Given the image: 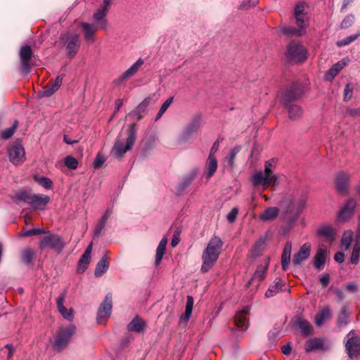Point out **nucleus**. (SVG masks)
Returning <instances> with one entry per match:
<instances>
[{"instance_id":"nucleus-1","label":"nucleus","mask_w":360,"mask_h":360,"mask_svg":"<svg viewBox=\"0 0 360 360\" xmlns=\"http://www.w3.org/2000/svg\"><path fill=\"white\" fill-rule=\"evenodd\" d=\"M222 246L223 242L218 236H214L210 239L202 255L201 272L207 273L214 266Z\"/></svg>"},{"instance_id":"nucleus-2","label":"nucleus","mask_w":360,"mask_h":360,"mask_svg":"<svg viewBox=\"0 0 360 360\" xmlns=\"http://www.w3.org/2000/svg\"><path fill=\"white\" fill-rule=\"evenodd\" d=\"M304 94L301 83L293 82L285 86L281 91L280 101L284 108H287L292 102L298 101Z\"/></svg>"},{"instance_id":"nucleus-3","label":"nucleus","mask_w":360,"mask_h":360,"mask_svg":"<svg viewBox=\"0 0 360 360\" xmlns=\"http://www.w3.org/2000/svg\"><path fill=\"white\" fill-rule=\"evenodd\" d=\"M137 135V128L135 123H131L127 130L126 144L119 140H117L113 146V151L117 158H122L124 154L132 148L134 146Z\"/></svg>"},{"instance_id":"nucleus-4","label":"nucleus","mask_w":360,"mask_h":360,"mask_svg":"<svg viewBox=\"0 0 360 360\" xmlns=\"http://www.w3.org/2000/svg\"><path fill=\"white\" fill-rule=\"evenodd\" d=\"M46 235L40 238L39 248L41 250L50 249L60 254L65 246L63 238L50 231H46Z\"/></svg>"},{"instance_id":"nucleus-5","label":"nucleus","mask_w":360,"mask_h":360,"mask_svg":"<svg viewBox=\"0 0 360 360\" xmlns=\"http://www.w3.org/2000/svg\"><path fill=\"white\" fill-rule=\"evenodd\" d=\"M285 56L289 63H302L307 58V50L302 44L292 41L287 46Z\"/></svg>"},{"instance_id":"nucleus-6","label":"nucleus","mask_w":360,"mask_h":360,"mask_svg":"<svg viewBox=\"0 0 360 360\" xmlns=\"http://www.w3.org/2000/svg\"><path fill=\"white\" fill-rule=\"evenodd\" d=\"M75 332L76 327L74 325H70L65 328H60L55 338L53 344L54 349L58 352H62L68 347Z\"/></svg>"},{"instance_id":"nucleus-7","label":"nucleus","mask_w":360,"mask_h":360,"mask_svg":"<svg viewBox=\"0 0 360 360\" xmlns=\"http://www.w3.org/2000/svg\"><path fill=\"white\" fill-rule=\"evenodd\" d=\"M60 41L65 46L67 56L73 58L77 55L80 46L79 34L71 32L61 34Z\"/></svg>"},{"instance_id":"nucleus-8","label":"nucleus","mask_w":360,"mask_h":360,"mask_svg":"<svg viewBox=\"0 0 360 360\" xmlns=\"http://www.w3.org/2000/svg\"><path fill=\"white\" fill-rule=\"evenodd\" d=\"M20 57V70L24 75H27L31 72L32 63L31 62L33 57V51L30 45L22 46L19 51Z\"/></svg>"},{"instance_id":"nucleus-9","label":"nucleus","mask_w":360,"mask_h":360,"mask_svg":"<svg viewBox=\"0 0 360 360\" xmlns=\"http://www.w3.org/2000/svg\"><path fill=\"white\" fill-rule=\"evenodd\" d=\"M112 308V295L108 293L104 300L101 303L97 312V322L101 324L110 316Z\"/></svg>"},{"instance_id":"nucleus-10","label":"nucleus","mask_w":360,"mask_h":360,"mask_svg":"<svg viewBox=\"0 0 360 360\" xmlns=\"http://www.w3.org/2000/svg\"><path fill=\"white\" fill-rule=\"evenodd\" d=\"M348 339L345 348L350 358L357 357L360 355V338L355 335L354 330L347 335Z\"/></svg>"},{"instance_id":"nucleus-11","label":"nucleus","mask_w":360,"mask_h":360,"mask_svg":"<svg viewBox=\"0 0 360 360\" xmlns=\"http://www.w3.org/2000/svg\"><path fill=\"white\" fill-rule=\"evenodd\" d=\"M281 207L284 210L285 216L290 221H295L294 219L296 212V203L292 194H286L280 202Z\"/></svg>"},{"instance_id":"nucleus-12","label":"nucleus","mask_w":360,"mask_h":360,"mask_svg":"<svg viewBox=\"0 0 360 360\" xmlns=\"http://www.w3.org/2000/svg\"><path fill=\"white\" fill-rule=\"evenodd\" d=\"M10 161L14 165H20L25 160V148L22 144L15 141L8 149Z\"/></svg>"},{"instance_id":"nucleus-13","label":"nucleus","mask_w":360,"mask_h":360,"mask_svg":"<svg viewBox=\"0 0 360 360\" xmlns=\"http://www.w3.org/2000/svg\"><path fill=\"white\" fill-rule=\"evenodd\" d=\"M311 245L309 243L303 244L299 251L296 252L292 257V264L294 266L300 264L302 262L308 259L310 256Z\"/></svg>"},{"instance_id":"nucleus-14","label":"nucleus","mask_w":360,"mask_h":360,"mask_svg":"<svg viewBox=\"0 0 360 360\" xmlns=\"http://www.w3.org/2000/svg\"><path fill=\"white\" fill-rule=\"evenodd\" d=\"M356 206V202L354 198L347 200L339 212V219L345 221H348L352 217Z\"/></svg>"},{"instance_id":"nucleus-15","label":"nucleus","mask_w":360,"mask_h":360,"mask_svg":"<svg viewBox=\"0 0 360 360\" xmlns=\"http://www.w3.org/2000/svg\"><path fill=\"white\" fill-rule=\"evenodd\" d=\"M67 296V290L65 289L58 296V297L56 300V305L58 311L60 314L63 316L64 319L68 321H72L73 319V313L72 309H70L69 311L68 309L64 307V301Z\"/></svg>"},{"instance_id":"nucleus-16","label":"nucleus","mask_w":360,"mask_h":360,"mask_svg":"<svg viewBox=\"0 0 360 360\" xmlns=\"http://www.w3.org/2000/svg\"><path fill=\"white\" fill-rule=\"evenodd\" d=\"M201 116L195 115L191 122L186 126L182 134L184 140L188 139L191 135L196 133L200 127Z\"/></svg>"},{"instance_id":"nucleus-17","label":"nucleus","mask_w":360,"mask_h":360,"mask_svg":"<svg viewBox=\"0 0 360 360\" xmlns=\"http://www.w3.org/2000/svg\"><path fill=\"white\" fill-rule=\"evenodd\" d=\"M49 202V196L43 194L33 193L30 205L34 210H44Z\"/></svg>"},{"instance_id":"nucleus-18","label":"nucleus","mask_w":360,"mask_h":360,"mask_svg":"<svg viewBox=\"0 0 360 360\" xmlns=\"http://www.w3.org/2000/svg\"><path fill=\"white\" fill-rule=\"evenodd\" d=\"M250 310V306H245L241 311L236 312L234 318L235 325L238 328L242 330H246L248 324L246 323L248 321L247 315L249 314Z\"/></svg>"},{"instance_id":"nucleus-19","label":"nucleus","mask_w":360,"mask_h":360,"mask_svg":"<svg viewBox=\"0 0 360 360\" xmlns=\"http://www.w3.org/2000/svg\"><path fill=\"white\" fill-rule=\"evenodd\" d=\"M349 176L345 172L338 174L335 178V188L342 194H346L348 191Z\"/></svg>"},{"instance_id":"nucleus-20","label":"nucleus","mask_w":360,"mask_h":360,"mask_svg":"<svg viewBox=\"0 0 360 360\" xmlns=\"http://www.w3.org/2000/svg\"><path fill=\"white\" fill-rule=\"evenodd\" d=\"M293 324L300 328L301 334L304 337L310 335L314 330L312 325L307 320L301 317H296L293 321Z\"/></svg>"},{"instance_id":"nucleus-21","label":"nucleus","mask_w":360,"mask_h":360,"mask_svg":"<svg viewBox=\"0 0 360 360\" xmlns=\"http://www.w3.org/2000/svg\"><path fill=\"white\" fill-rule=\"evenodd\" d=\"M146 327V321L139 316H136L127 325V328L129 332H136L137 333H141L145 330Z\"/></svg>"},{"instance_id":"nucleus-22","label":"nucleus","mask_w":360,"mask_h":360,"mask_svg":"<svg viewBox=\"0 0 360 360\" xmlns=\"http://www.w3.org/2000/svg\"><path fill=\"white\" fill-rule=\"evenodd\" d=\"M269 259H268L266 261L264 265L260 264L257 266L256 271H255V273L253 274V276L246 283V285H245L246 288H248L252 284V283L253 282V281L255 279H257L259 281H262L264 279L265 276H266V272L269 267Z\"/></svg>"},{"instance_id":"nucleus-23","label":"nucleus","mask_w":360,"mask_h":360,"mask_svg":"<svg viewBox=\"0 0 360 360\" xmlns=\"http://www.w3.org/2000/svg\"><path fill=\"white\" fill-rule=\"evenodd\" d=\"M33 193H32L31 189L22 188L15 193L13 199L14 202H24L28 205L30 204L32 200V195Z\"/></svg>"},{"instance_id":"nucleus-24","label":"nucleus","mask_w":360,"mask_h":360,"mask_svg":"<svg viewBox=\"0 0 360 360\" xmlns=\"http://www.w3.org/2000/svg\"><path fill=\"white\" fill-rule=\"evenodd\" d=\"M107 13L98 9L94 14L93 18L95 21V25L99 29L106 30L108 25V21L106 18Z\"/></svg>"},{"instance_id":"nucleus-25","label":"nucleus","mask_w":360,"mask_h":360,"mask_svg":"<svg viewBox=\"0 0 360 360\" xmlns=\"http://www.w3.org/2000/svg\"><path fill=\"white\" fill-rule=\"evenodd\" d=\"M269 176H267V174L265 172H256L252 177L251 181L254 186H259L262 185L264 188H268L269 186Z\"/></svg>"},{"instance_id":"nucleus-26","label":"nucleus","mask_w":360,"mask_h":360,"mask_svg":"<svg viewBox=\"0 0 360 360\" xmlns=\"http://www.w3.org/2000/svg\"><path fill=\"white\" fill-rule=\"evenodd\" d=\"M314 266L318 270L323 269L326 261V250L323 248L317 249L313 258Z\"/></svg>"},{"instance_id":"nucleus-27","label":"nucleus","mask_w":360,"mask_h":360,"mask_svg":"<svg viewBox=\"0 0 360 360\" xmlns=\"http://www.w3.org/2000/svg\"><path fill=\"white\" fill-rule=\"evenodd\" d=\"M63 82V77L58 75L55 80L51 83V86H46L43 88L41 96L49 97L52 96L60 86Z\"/></svg>"},{"instance_id":"nucleus-28","label":"nucleus","mask_w":360,"mask_h":360,"mask_svg":"<svg viewBox=\"0 0 360 360\" xmlns=\"http://www.w3.org/2000/svg\"><path fill=\"white\" fill-rule=\"evenodd\" d=\"M317 235L325 238L328 241L332 242L335 238L336 231L330 226H325L317 230Z\"/></svg>"},{"instance_id":"nucleus-29","label":"nucleus","mask_w":360,"mask_h":360,"mask_svg":"<svg viewBox=\"0 0 360 360\" xmlns=\"http://www.w3.org/2000/svg\"><path fill=\"white\" fill-rule=\"evenodd\" d=\"M292 244L288 241L283 248L281 255V266L283 271H286L290 262Z\"/></svg>"},{"instance_id":"nucleus-30","label":"nucleus","mask_w":360,"mask_h":360,"mask_svg":"<svg viewBox=\"0 0 360 360\" xmlns=\"http://www.w3.org/2000/svg\"><path fill=\"white\" fill-rule=\"evenodd\" d=\"M332 316V313L328 307L320 309L315 316V323L316 326H321L323 322Z\"/></svg>"},{"instance_id":"nucleus-31","label":"nucleus","mask_w":360,"mask_h":360,"mask_svg":"<svg viewBox=\"0 0 360 360\" xmlns=\"http://www.w3.org/2000/svg\"><path fill=\"white\" fill-rule=\"evenodd\" d=\"M80 26L84 32V37L85 40H91L96 31L99 29L94 24H90L85 22H80Z\"/></svg>"},{"instance_id":"nucleus-32","label":"nucleus","mask_w":360,"mask_h":360,"mask_svg":"<svg viewBox=\"0 0 360 360\" xmlns=\"http://www.w3.org/2000/svg\"><path fill=\"white\" fill-rule=\"evenodd\" d=\"M279 213L278 208L276 207H269L263 212L260 213L259 219L263 221H269L276 219Z\"/></svg>"},{"instance_id":"nucleus-33","label":"nucleus","mask_w":360,"mask_h":360,"mask_svg":"<svg viewBox=\"0 0 360 360\" xmlns=\"http://www.w3.org/2000/svg\"><path fill=\"white\" fill-rule=\"evenodd\" d=\"M167 244V238L165 237L162 238V240L159 243L158 246L156 249L155 260V266H158L161 263L163 256L165 254Z\"/></svg>"},{"instance_id":"nucleus-34","label":"nucleus","mask_w":360,"mask_h":360,"mask_svg":"<svg viewBox=\"0 0 360 360\" xmlns=\"http://www.w3.org/2000/svg\"><path fill=\"white\" fill-rule=\"evenodd\" d=\"M345 63L339 61L334 64L325 74V79L332 81L340 71L345 67Z\"/></svg>"},{"instance_id":"nucleus-35","label":"nucleus","mask_w":360,"mask_h":360,"mask_svg":"<svg viewBox=\"0 0 360 360\" xmlns=\"http://www.w3.org/2000/svg\"><path fill=\"white\" fill-rule=\"evenodd\" d=\"M195 178V174L194 173L186 176L184 178L182 182H181L176 188V195H181L184 192L186 188H187L189 186V185L191 184V182L194 180Z\"/></svg>"},{"instance_id":"nucleus-36","label":"nucleus","mask_w":360,"mask_h":360,"mask_svg":"<svg viewBox=\"0 0 360 360\" xmlns=\"http://www.w3.org/2000/svg\"><path fill=\"white\" fill-rule=\"evenodd\" d=\"M108 257L106 256H103L96 264L94 271L95 276H101L108 269Z\"/></svg>"},{"instance_id":"nucleus-37","label":"nucleus","mask_w":360,"mask_h":360,"mask_svg":"<svg viewBox=\"0 0 360 360\" xmlns=\"http://www.w3.org/2000/svg\"><path fill=\"white\" fill-rule=\"evenodd\" d=\"M323 342L318 338H311L306 341L304 349L307 352H311L316 349L322 348Z\"/></svg>"},{"instance_id":"nucleus-38","label":"nucleus","mask_w":360,"mask_h":360,"mask_svg":"<svg viewBox=\"0 0 360 360\" xmlns=\"http://www.w3.org/2000/svg\"><path fill=\"white\" fill-rule=\"evenodd\" d=\"M207 178H210L214 175L217 169V160L215 157H208L207 163Z\"/></svg>"},{"instance_id":"nucleus-39","label":"nucleus","mask_w":360,"mask_h":360,"mask_svg":"<svg viewBox=\"0 0 360 360\" xmlns=\"http://www.w3.org/2000/svg\"><path fill=\"white\" fill-rule=\"evenodd\" d=\"M287 108L288 117L290 120H295L301 117L302 110L300 106L295 104H290Z\"/></svg>"},{"instance_id":"nucleus-40","label":"nucleus","mask_w":360,"mask_h":360,"mask_svg":"<svg viewBox=\"0 0 360 360\" xmlns=\"http://www.w3.org/2000/svg\"><path fill=\"white\" fill-rule=\"evenodd\" d=\"M282 285L280 278H276L273 285H271L265 293V297L267 298L271 297L277 294L278 292L282 291Z\"/></svg>"},{"instance_id":"nucleus-41","label":"nucleus","mask_w":360,"mask_h":360,"mask_svg":"<svg viewBox=\"0 0 360 360\" xmlns=\"http://www.w3.org/2000/svg\"><path fill=\"white\" fill-rule=\"evenodd\" d=\"M360 254V237H357L355 240L354 245L352 248L351 254L350 262L354 264H356L359 262Z\"/></svg>"},{"instance_id":"nucleus-42","label":"nucleus","mask_w":360,"mask_h":360,"mask_svg":"<svg viewBox=\"0 0 360 360\" xmlns=\"http://www.w3.org/2000/svg\"><path fill=\"white\" fill-rule=\"evenodd\" d=\"M193 303V297L192 296H188L186 300L185 313L181 316V320L186 322L189 320L192 314Z\"/></svg>"},{"instance_id":"nucleus-43","label":"nucleus","mask_w":360,"mask_h":360,"mask_svg":"<svg viewBox=\"0 0 360 360\" xmlns=\"http://www.w3.org/2000/svg\"><path fill=\"white\" fill-rule=\"evenodd\" d=\"M282 33L286 36L300 37L306 33V30L294 27H285L281 29Z\"/></svg>"},{"instance_id":"nucleus-44","label":"nucleus","mask_w":360,"mask_h":360,"mask_svg":"<svg viewBox=\"0 0 360 360\" xmlns=\"http://www.w3.org/2000/svg\"><path fill=\"white\" fill-rule=\"evenodd\" d=\"M240 146H236L230 150L229 155L226 156V160L227 161V164L231 168H233L236 156L240 151Z\"/></svg>"},{"instance_id":"nucleus-45","label":"nucleus","mask_w":360,"mask_h":360,"mask_svg":"<svg viewBox=\"0 0 360 360\" xmlns=\"http://www.w3.org/2000/svg\"><path fill=\"white\" fill-rule=\"evenodd\" d=\"M34 256L35 252L30 248H26L22 250L21 254L22 262L26 264H29Z\"/></svg>"},{"instance_id":"nucleus-46","label":"nucleus","mask_w":360,"mask_h":360,"mask_svg":"<svg viewBox=\"0 0 360 360\" xmlns=\"http://www.w3.org/2000/svg\"><path fill=\"white\" fill-rule=\"evenodd\" d=\"M33 179L36 182L46 189H51L53 186L52 181L48 177L34 175Z\"/></svg>"},{"instance_id":"nucleus-47","label":"nucleus","mask_w":360,"mask_h":360,"mask_svg":"<svg viewBox=\"0 0 360 360\" xmlns=\"http://www.w3.org/2000/svg\"><path fill=\"white\" fill-rule=\"evenodd\" d=\"M349 314L347 307L344 306L342 307L340 313L338 318V325L339 326H345L348 323Z\"/></svg>"},{"instance_id":"nucleus-48","label":"nucleus","mask_w":360,"mask_h":360,"mask_svg":"<svg viewBox=\"0 0 360 360\" xmlns=\"http://www.w3.org/2000/svg\"><path fill=\"white\" fill-rule=\"evenodd\" d=\"M90 262V256L82 255L78 262L77 272L82 274L88 268V264Z\"/></svg>"},{"instance_id":"nucleus-49","label":"nucleus","mask_w":360,"mask_h":360,"mask_svg":"<svg viewBox=\"0 0 360 360\" xmlns=\"http://www.w3.org/2000/svg\"><path fill=\"white\" fill-rule=\"evenodd\" d=\"M307 196L303 195L298 199L296 203V212L295 217H293L294 219H297L299 215L305 207L307 203Z\"/></svg>"},{"instance_id":"nucleus-50","label":"nucleus","mask_w":360,"mask_h":360,"mask_svg":"<svg viewBox=\"0 0 360 360\" xmlns=\"http://www.w3.org/2000/svg\"><path fill=\"white\" fill-rule=\"evenodd\" d=\"M143 63L144 62L142 58L138 59L136 62L134 63L129 68H128L124 72L129 77L134 76L138 72Z\"/></svg>"},{"instance_id":"nucleus-51","label":"nucleus","mask_w":360,"mask_h":360,"mask_svg":"<svg viewBox=\"0 0 360 360\" xmlns=\"http://www.w3.org/2000/svg\"><path fill=\"white\" fill-rule=\"evenodd\" d=\"M359 37H360V32H358L356 34H355L354 35L348 36L347 37H346L342 40L338 41L336 44L338 47L347 46V45L349 44L350 43L353 42L354 41H355L356 39H357Z\"/></svg>"},{"instance_id":"nucleus-52","label":"nucleus","mask_w":360,"mask_h":360,"mask_svg":"<svg viewBox=\"0 0 360 360\" xmlns=\"http://www.w3.org/2000/svg\"><path fill=\"white\" fill-rule=\"evenodd\" d=\"M174 98L169 97L168 99H167L162 105L160 109L159 110V112H158L155 120H158L162 115L165 112V111L167 110V108L169 107V105L172 104Z\"/></svg>"},{"instance_id":"nucleus-53","label":"nucleus","mask_w":360,"mask_h":360,"mask_svg":"<svg viewBox=\"0 0 360 360\" xmlns=\"http://www.w3.org/2000/svg\"><path fill=\"white\" fill-rule=\"evenodd\" d=\"M295 22L299 27V29H302L304 30H306V27L308 26V20L306 15H295Z\"/></svg>"},{"instance_id":"nucleus-54","label":"nucleus","mask_w":360,"mask_h":360,"mask_svg":"<svg viewBox=\"0 0 360 360\" xmlns=\"http://www.w3.org/2000/svg\"><path fill=\"white\" fill-rule=\"evenodd\" d=\"M64 164L70 169H76L78 166V161L72 156L68 155L65 158Z\"/></svg>"},{"instance_id":"nucleus-55","label":"nucleus","mask_w":360,"mask_h":360,"mask_svg":"<svg viewBox=\"0 0 360 360\" xmlns=\"http://www.w3.org/2000/svg\"><path fill=\"white\" fill-rule=\"evenodd\" d=\"M352 241V233H349L348 234L347 233H345L341 238L342 248H344L345 250H347L349 248Z\"/></svg>"},{"instance_id":"nucleus-56","label":"nucleus","mask_w":360,"mask_h":360,"mask_svg":"<svg viewBox=\"0 0 360 360\" xmlns=\"http://www.w3.org/2000/svg\"><path fill=\"white\" fill-rule=\"evenodd\" d=\"M143 117V115L136 108L129 112L127 115V117L129 118L131 121H133L132 123H135L136 124V122L140 121Z\"/></svg>"},{"instance_id":"nucleus-57","label":"nucleus","mask_w":360,"mask_h":360,"mask_svg":"<svg viewBox=\"0 0 360 360\" xmlns=\"http://www.w3.org/2000/svg\"><path fill=\"white\" fill-rule=\"evenodd\" d=\"M152 97L148 96L136 108L143 115L146 112L147 107L151 103Z\"/></svg>"},{"instance_id":"nucleus-58","label":"nucleus","mask_w":360,"mask_h":360,"mask_svg":"<svg viewBox=\"0 0 360 360\" xmlns=\"http://www.w3.org/2000/svg\"><path fill=\"white\" fill-rule=\"evenodd\" d=\"M45 233H46V231H44V229L37 228V229H32L27 230L25 232H22L20 233V236H23V237H28V236H32L40 235V234Z\"/></svg>"},{"instance_id":"nucleus-59","label":"nucleus","mask_w":360,"mask_h":360,"mask_svg":"<svg viewBox=\"0 0 360 360\" xmlns=\"http://www.w3.org/2000/svg\"><path fill=\"white\" fill-rule=\"evenodd\" d=\"M354 20V16L352 14L347 15L340 24L341 29H347L352 25Z\"/></svg>"},{"instance_id":"nucleus-60","label":"nucleus","mask_w":360,"mask_h":360,"mask_svg":"<svg viewBox=\"0 0 360 360\" xmlns=\"http://www.w3.org/2000/svg\"><path fill=\"white\" fill-rule=\"evenodd\" d=\"M14 127H8L2 130L0 133V136L4 140L10 139L15 133Z\"/></svg>"},{"instance_id":"nucleus-61","label":"nucleus","mask_w":360,"mask_h":360,"mask_svg":"<svg viewBox=\"0 0 360 360\" xmlns=\"http://www.w3.org/2000/svg\"><path fill=\"white\" fill-rule=\"evenodd\" d=\"M261 245L262 243L258 242L251 248L250 255L252 258L255 259L259 255L261 252Z\"/></svg>"},{"instance_id":"nucleus-62","label":"nucleus","mask_w":360,"mask_h":360,"mask_svg":"<svg viewBox=\"0 0 360 360\" xmlns=\"http://www.w3.org/2000/svg\"><path fill=\"white\" fill-rule=\"evenodd\" d=\"M275 164L276 160L274 158L266 161L264 165V172L267 174V176L271 175V173H273L271 167H274Z\"/></svg>"},{"instance_id":"nucleus-63","label":"nucleus","mask_w":360,"mask_h":360,"mask_svg":"<svg viewBox=\"0 0 360 360\" xmlns=\"http://www.w3.org/2000/svg\"><path fill=\"white\" fill-rule=\"evenodd\" d=\"M304 3L298 2L295 7L294 15L298 16L302 15H306V13H304Z\"/></svg>"},{"instance_id":"nucleus-64","label":"nucleus","mask_w":360,"mask_h":360,"mask_svg":"<svg viewBox=\"0 0 360 360\" xmlns=\"http://www.w3.org/2000/svg\"><path fill=\"white\" fill-rule=\"evenodd\" d=\"M105 159L103 156L101 155L99 153L97 154L96 158L94 161V167L95 169H98L102 167L103 163L105 162Z\"/></svg>"}]
</instances>
